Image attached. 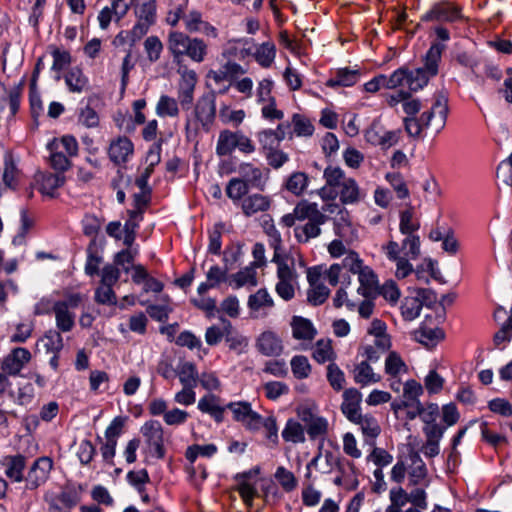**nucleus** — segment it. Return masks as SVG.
Masks as SVG:
<instances>
[{"label": "nucleus", "mask_w": 512, "mask_h": 512, "mask_svg": "<svg viewBox=\"0 0 512 512\" xmlns=\"http://www.w3.org/2000/svg\"><path fill=\"white\" fill-rule=\"evenodd\" d=\"M420 228V222L415 217L413 208L409 207L400 213L399 231L404 235L399 243L394 239L381 245V252L385 257L395 263V276L404 279L413 273V265L410 260H416L421 255V240L416 232Z\"/></svg>", "instance_id": "obj_1"}, {"label": "nucleus", "mask_w": 512, "mask_h": 512, "mask_svg": "<svg viewBox=\"0 0 512 512\" xmlns=\"http://www.w3.org/2000/svg\"><path fill=\"white\" fill-rule=\"evenodd\" d=\"M402 107L407 115L403 120L404 128L410 137H420L422 131L432 124L438 131L442 130L445 126L448 115V99L442 93L434 95L431 99L430 107L421 113L420 116L416 115L423 105L419 99L412 98L409 92H407Z\"/></svg>", "instance_id": "obj_2"}, {"label": "nucleus", "mask_w": 512, "mask_h": 512, "mask_svg": "<svg viewBox=\"0 0 512 512\" xmlns=\"http://www.w3.org/2000/svg\"><path fill=\"white\" fill-rule=\"evenodd\" d=\"M444 50V44L434 42L426 53L424 67L411 70L403 66L390 75L385 74L386 89L393 90L407 87L411 92L422 89L431 77L437 75Z\"/></svg>", "instance_id": "obj_3"}, {"label": "nucleus", "mask_w": 512, "mask_h": 512, "mask_svg": "<svg viewBox=\"0 0 512 512\" xmlns=\"http://www.w3.org/2000/svg\"><path fill=\"white\" fill-rule=\"evenodd\" d=\"M274 255L272 262L276 264L277 283L275 291L284 301L294 298L299 287V274L296 271V257L292 253H281V237L278 231L274 230Z\"/></svg>", "instance_id": "obj_4"}, {"label": "nucleus", "mask_w": 512, "mask_h": 512, "mask_svg": "<svg viewBox=\"0 0 512 512\" xmlns=\"http://www.w3.org/2000/svg\"><path fill=\"white\" fill-rule=\"evenodd\" d=\"M407 477L408 486H428V469L418 451L408 446L407 452L400 453L390 472L391 481L401 484Z\"/></svg>", "instance_id": "obj_5"}, {"label": "nucleus", "mask_w": 512, "mask_h": 512, "mask_svg": "<svg viewBox=\"0 0 512 512\" xmlns=\"http://www.w3.org/2000/svg\"><path fill=\"white\" fill-rule=\"evenodd\" d=\"M343 267L357 275L359 287L357 293L364 298H376L379 295V280L375 271L366 265L358 253H350L343 258Z\"/></svg>", "instance_id": "obj_6"}, {"label": "nucleus", "mask_w": 512, "mask_h": 512, "mask_svg": "<svg viewBox=\"0 0 512 512\" xmlns=\"http://www.w3.org/2000/svg\"><path fill=\"white\" fill-rule=\"evenodd\" d=\"M339 205L336 203L326 204L322 207V211L318 208L317 203H313L309 209V216L306 218L307 223L296 226L294 228V237L299 243H308L311 239L317 238L321 234V225L327 221L324 212L333 213Z\"/></svg>", "instance_id": "obj_7"}, {"label": "nucleus", "mask_w": 512, "mask_h": 512, "mask_svg": "<svg viewBox=\"0 0 512 512\" xmlns=\"http://www.w3.org/2000/svg\"><path fill=\"white\" fill-rule=\"evenodd\" d=\"M235 149L249 155L256 151V146L252 139L240 130L224 129L220 131L215 148L216 154L219 157L229 156Z\"/></svg>", "instance_id": "obj_8"}, {"label": "nucleus", "mask_w": 512, "mask_h": 512, "mask_svg": "<svg viewBox=\"0 0 512 512\" xmlns=\"http://www.w3.org/2000/svg\"><path fill=\"white\" fill-rule=\"evenodd\" d=\"M85 300V296L78 292H64L63 298L56 301L54 310L56 326L61 332H70L75 325L74 310Z\"/></svg>", "instance_id": "obj_9"}, {"label": "nucleus", "mask_w": 512, "mask_h": 512, "mask_svg": "<svg viewBox=\"0 0 512 512\" xmlns=\"http://www.w3.org/2000/svg\"><path fill=\"white\" fill-rule=\"evenodd\" d=\"M134 14L137 18L136 24L131 29L133 40L144 36L156 19V1L155 0H132Z\"/></svg>", "instance_id": "obj_10"}, {"label": "nucleus", "mask_w": 512, "mask_h": 512, "mask_svg": "<svg viewBox=\"0 0 512 512\" xmlns=\"http://www.w3.org/2000/svg\"><path fill=\"white\" fill-rule=\"evenodd\" d=\"M297 416L305 424L310 439L315 440L324 437L328 433L329 423L326 418L318 415L315 405H300L297 408Z\"/></svg>", "instance_id": "obj_11"}, {"label": "nucleus", "mask_w": 512, "mask_h": 512, "mask_svg": "<svg viewBox=\"0 0 512 512\" xmlns=\"http://www.w3.org/2000/svg\"><path fill=\"white\" fill-rule=\"evenodd\" d=\"M307 281L309 289L307 291V300L310 304L318 306L323 304L330 295V289L322 280V266H313L307 268Z\"/></svg>", "instance_id": "obj_12"}, {"label": "nucleus", "mask_w": 512, "mask_h": 512, "mask_svg": "<svg viewBox=\"0 0 512 512\" xmlns=\"http://www.w3.org/2000/svg\"><path fill=\"white\" fill-rule=\"evenodd\" d=\"M325 184L318 191V195L324 201H333L337 197V190L349 177L345 171L337 165L330 164L323 171Z\"/></svg>", "instance_id": "obj_13"}, {"label": "nucleus", "mask_w": 512, "mask_h": 512, "mask_svg": "<svg viewBox=\"0 0 512 512\" xmlns=\"http://www.w3.org/2000/svg\"><path fill=\"white\" fill-rule=\"evenodd\" d=\"M402 131L400 129L387 130L377 123H373L365 133L368 143L380 147L382 150H388L397 145L401 139Z\"/></svg>", "instance_id": "obj_14"}, {"label": "nucleus", "mask_w": 512, "mask_h": 512, "mask_svg": "<svg viewBox=\"0 0 512 512\" xmlns=\"http://www.w3.org/2000/svg\"><path fill=\"white\" fill-rule=\"evenodd\" d=\"M53 469V460L43 456L36 459L25 477L26 488L35 490L47 482Z\"/></svg>", "instance_id": "obj_15"}, {"label": "nucleus", "mask_w": 512, "mask_h": 512, "mask_svg": "<svg viewBox=\"0 0 512 512\" xmlns=\"http://www.w3.org/2000/svg\"><path fill=\"white\" fill-rule=\"evenodd\" d=\"M232 412L233 419L249 431H258L260 414L254 411L249 402H231L226 406Z\"/></svg>", "instance_id": "obj_16"}, {"label": "nucleus", "mask_w": 512, "mask_h": 512, "mask_svg": "<svg viewBox=\"0 0 512 512\" xmlns=\"http://www.w3.org/2000/svg\"><path fill=\"white\" fill-rule=\"evenodd\" d=\"M415 295L407 296L401 303V315L405 321H413L419 317L422 307L431 300L432 292L419 288L414 290Z\"/></svg>", "instance_id": "obj_17"}, {"label": "nucleus", "mask_w": 512, "mask_h": 512, "mask_svg": "<svg viewBox=\"0 0 512 512\" xmlns=\"http://www.w3.org/2000/svg\"><path fill=\"white\" fill-rule=\"evenodd\" d=\"M141 433L153 455L159 459L165 455L163 428L158 421L150 420L141 427Z\"/></svg>", "instance_id": "obj_18"}, {"label": "nucleus", "mask_w": 512, "mask_h": 512, "mask_svg": "<svg viewBox=\"0 0 512 512\" xmlns=\"http://www.w3.org/2000/svg\"><path fill=\"white\" fill-rule=\"evenodd\" d=\"M384 371L389 377L390 387L393 391L399 392L401 376L408 373L409 369L405 361L396 351H390L385 358Z\"/></svg>", "instance_id": "obj_19"}, {"label": "nucleus", "mask_w": 512, "mask_h": 512, "mask_svg": "<svg viewBox=\"0 0 512 512\" xmlns=\"http://www.w3.org/2000/svg\"><path fill=\"white\" fill-rule=\"evenodd\" d=\"M31 359L32 355L28 349L23 347L14 348L2 359L1 370L9 376H16Z\"/></svg>", "instance_id": "obj_20"}, {"label": "nucleus", "mask_w": 512, "mask_h": 512, "mask_svg": "<svg viewBox=\"0 0 512 512\" xmlns=\"http://www.w3.org/2000/svg\"><path fill=\"white\" fill-rule=\"evenodd\" d=\"M134 154V144L127 136H118L111 140L108 147L109 159L118 166L128 162Z\"/></svg>", "instance_id": "obj_21"}, {"label": "nucleus", "mask_w": 512, "mask_h": 512, "mask_svg": "<svg viewBox=\"0 0 512 512\" xmlns=\"http://www.w3.org/2000/svg\"><path fill=\"white\" fill-rule=\"evenodd\" d=\"M461 18V9L452 2L435 4L423 17V21L454 22Z\"/></svg>", "instance_id": "obj_22"}, {"label": "nucleus", "mask_w": 512, "mask_h": 512, "mask_svg": "<svg viewBox=\"0 0 512 512\" xmlns=\"http://www.w3.org/2000/svg\"><path fill=\"white\" fill-rule=\"evenodd\" d=\"M190 36L180 31H170L167 36L166 46L175 65L183 64L190 44Z\"/></svg>", "instance_id": "obj_23"}, {"label": "nucleus", "mask_w": 512, "mask_h": 512, "mask_svg": "<svg viewBox=\"0 0 512 512\" xmlns=\"http://www.w3.org/2000/svg\"><path fill=\"white\" fill-rule=\"evenodd\" d=\"M237 172L240 179L247 182L251 188L264 190L267 181V172L260 165L252 162H242L238 165Z\"/></svg>", "instance_id": "obj_24"}, {"label": "nucleus", "mask_w": 512, "mask_h": 512, "mask_svg": "<svg viewBox=\"0 0 512 512\" xmlns=\"http://www.w3.org/2000/svg\"><path fill=\"white\" fill-rule=\"evenodd\" d=\"M259 353L267 357H278L283 353L284 345L280 336L271 330L260 333L255 343Z\"/></svg>", "instance_id": "obj_25"}, {"label": "nucleus", "mask_w": 512, "mask_h": 512, "mask_svg": "<svg viewBox=\"0 0 512 512\" xmlns=\"http://www.w3.org/2000/svg\"><path fill=\"white\" fill-rule=\"evenodd\" d=\"M247 306L251 317H265L274 307V300L266 289L261 288L249 296Z\"/></svg>", "instance_id": "obj_26"}, {"label": "nucleus", "mask_w": 512, "mask_h": 512, "mask_svg": "<svg viewBox=\"0 0 512 512\" xmlns=\"http://www.w3.org/2000/svg\"><path fill=\"white\" fill-rule=\"evenodd\" d=\"M246 74V69L239 63L228 60L218 69H211L207 72L206 78L209 81L234 82L237 76Z\"/></svg>", "instance_id": "obj_27"}, {"label": "nucleus", "mask_w": 512, "mask_h": 512, "mask_svg": "<svg viewBox=\"0 0 512 512\" xmlns=\"http://www.w3.org/2000/svg\"><path fill=\"white\" fill-rule=\"evenodd\" d=\"M259 469L250 470L244 473H239L235 476L234 490L237 491L242 498L243 502L251 507L254 498L258 495L255 483L250 481L252 475H257Z\"/></svg>", "instance_id": "obj_28"}, {"label": "nucleus", "mask_w": 512, "mask_h": 512, "mask_svg": "<svg viewBox=\"0 0 512 512\" xmlns=\"http://www.w3.org/2000/svg\"><path fill=\"white\" fill-rule=\"evenodd\" d=\"M444 426H423L425 442L421 447L422 453L427 458H434L440 453V441L444 435Z\"/></svg>", "instance_id": "obj_29"}, {"label": "nucleus", "mask_w": 512, "mask_h": 512, "mask_svg": "<svg viewBox=\"0 0 512 512\" xmlns=\"http://www.w3.org/2000/svg\"><path fill=\"white\" fill-rule=\"evenodd\" d=\"M44 500L48 503L50 512H69L77 504L78 497L75 492L65 490L59 494L46 492Z\"/></svg>", "instance_id": "obj_30"}, {"label": "nucleus", "mask_w": 512, "mask_h": 512, "mask_svg": "<svg viewBox=\"0 0 512 512\" xmlns=\"http://www.w3.org/2000/svg\"><path fill=\"white\" fill-rule=\"evenodd\" d=\"M343 401L341 403V412L350 421L360 416L361 413V402L362 394L356 388H348L344 390L342 394Z\"/></svg>", "instance_id": "obj_31"}, {"label": "nucleus", "mask_w": 512, "mask_h": 512, "mask_svg": "<svg viewBox=\"0 0 512 512\" xmlns=\"http://www.w3.org/2000/svg\"><path fill=\"white\" fill-rule=\"evenodd\" d=\"M337 196L343 205H353L364 200L366 193L354 178L349 177L337 190Z\"/></svg>", "instance_id": "obj_32"}, {"label": "nucleus", "mask_w": 512, "mask_h": 512, "mask_svg": "<svg viewBox=\"0 0 512 512\" xmlns=\"http://www.w3.org/2000/svg\"><path fill=\"white\" fill-rule=\"evenodd\" d=\"M272 200L269 196L254 193L242 199L241 209L245 216L250 217L259 212L269 210Z\"/></svg>", "instance_id": "obj_33"}, {"label": "nucleus", "mask_w": 512, "mask_h": 512, "mask_svg": "<svg viewBox=\"0 0 512 512\" xmlns=\"http://www.w3.org/2000/svg\"><path fill=\"white\" fill-rule=\"evenodd\" d=\"M292 336L294 339L303 342H312L317 334L313 323L304 317L293 316L290 322Z\"/></svg>", "instance_id": "obj_34"}, {"label": "nucleus", "mask_w": 512, "mask_h": 512, "mask_svg": "<svg viewBox=\"0 0 512 512\" xmlns=\"http://www.w3.org/2000/svg\"><path fill=\"white\" fill-rule=\"evenodd\" d=\"M1 464L5 468V475L12 481L22 482L25 479L23 472L26 467V458L23 455L5 456Z\"/></svg>", "instance_id": "obj_35"}, {"label": "nucleus", "mask_w": 512, "mask_h": 512, "mask_svg": "<svg viewBox=\"0 0 512 512\" xmlns=\"http://www.w3.org/2000/svg\"><path fill=\"white\" fill-rule=\"evenodd\" d=\"M352 423L358 425L365 438V442L374 445L375 439L381 433V427L375 417L370 414H361Z\"/></svg>", "instance_id": "obj_36"}, {"label": "nucleus", "mask_w": 512, "mask_h": 512, "mask_svg": "<svg viewBox=\"0 0 512 512\" xmlns=\"http://www.w3.org/2000/svg\"><path fill=\"white\" fill-rule=\"evenodd\" d=\"M371 363L362 359L355 365L352 374L356 384L364 387L381 381L380 374L374 372Z\"/></svg>", "instance_id": "obj_37"}, {"label": "nucleus", "mask_w": 512, "mask_h": 512, "mask_svg": "<svg viewBox=\"0 0 512 512\" xmlns=\"http://www.w3.org/2000/svg\"><path fill=\"white\" fill-rule=\"evenodd\" d=\"M220 398L207 394L198 401V409L202 413L209 414L216 422L220 423L224 419V412L226 407H222Z\"/></svg>", "instance_id": "obj_38"}, {"label": "nucleus", "mask_w": 512, "mask_h": 512, "mask_svg": "<svg viewBox=\"0 0 512 512\" xmlns=\"http://www.w3.org/2000/svg\"><path fill=\"white\" fill-rule=\"evenodd\" d=\"M360 73L356 69L340 68L327 80L326 86L331 88L350 87L359 81Z\"/></svg>", "instance_id": "obj_39"}, {"label": "nucleus", "mask_w": 512, "mask_h": 512, "mask_svg": "<svg viewBox=\"0 0 512 512\" xmlns=\"http://www.w3.org/2000/svg\"><path fill=\"white\" fill-rule=\"evenodd\" d=\"M228 283L233 289L242 287H255L257 285V272L254 266H247L228 276Z\"/></svg>", "instance_id": "obj_40"}, {"label": "nucleus", "mask_w": 512, "mask_h": 512, "mask_svg": "<svg viewBox=\"0 0 512 512\" xmlns=\"http://www.w3.org/2000/svg\"><path fill=\"white\" fill-rule=\"evenodd\" d=\"M276 51V45L272 41H266L255 45L252 56L260 67L267 69L274 63Z\"/></svg>", "instance_id": "obj_41"}, {"label": "nucleus", "mask_w": 512, "mask_h": 512, "mask_svg": "<svg viewBox=\"0 0 512 512\" xmlns=\"http://www.w3.org/2000/svg\"><path fill=\"white\" fill-rule=\"evenodd\" d=\"M216 114L215 100L211 96L201 97L195 106V116L203 124L209 125L213 122Z\"/></svg>", "instance_id": "obj_42"}, {"label": "nucleus", "mask_w": 512, "mask_h": 512, "mask_svg": "<svg viewBox=\"0 0 512 512\" xmlns=\"http://www.w3.org/2000/svg\"><path fill=\"white\" fill-rule=\"evenodd\" d=\"M257 138L264 151H271L285 138V125L279 124L275 130H262L258 132Z\"/></svg>", "instance_id": "obj_43"}, {"label": "nucleus", "mask_w": 512, "mask_h": 512, "mask_svg": "<svg viewBox=\"0 0 512 512\" xmlns=\"http://www.w3.org/2000/svg\"><path fill=\"white\" fill-rule=\"evenodd\" d=\"M38 189L42 194L53 196L56 189L64 183V177L53 173H38L36 175Z\"/></svg>", "instance_id": "obj_44"}, {"label": "nucleus", "mask_w": 512, "mask_h": 512, "mask_svg": "<svg viewBox=\"0 0 512 512\" xmlns=\"http://www.w3.org/2000/svg\"><path fill=\"white\" fill-rule=\"evenodd\" d=\"M414 337L425 347L432 348L444 338V332L438 327L422 325L414 332Z\"/></svg>", "instance_id": "obj_45"}, {"label": "nucleus", "mask_w": 512, "mask_h": 512, "mask_svg": "<svg viewBox=\"0 0 512 512\" xmlns=\"http://www.w3.org/2000/svg\"><path fill=\"white\" fill-rule=\"evenodd\" d=\"M377 344L378 341H374L365 337L358 348V356L372 363L378 362L382 354L387 352L390 347L381 348L380 346H377Z\"/></svg>", "instance_id": "obj_46"}, {"label": "nucleus", "mask_w": 512, "mask_h": 512, "mask_svg": "<svg viewBox=\"0 0 512 512\" xmlns=\"http://www.w3.org/2000/svg\"><path fill=\"white\" fill-rule=\"evenodd\" d=\"M378 341L377 346L381 348L391 347V338L387 333V325L380 319H374L367 329V338Z\"/></svg>", "instance_id": "obj_47"}, {"label": "nucleus", "mask_w": 512, "mask_h": 512, "mask_svg": "<svg viewBox=\"0 0 512 512\" xmlns=\"http://www.w3.org/2000/svg\"><path fill=\"white\" fill-rule=\"evenodd\" d=\"M333 454L330 451H325L324 453L319 452L306 466L307 472L305 477L307 479L311 478L312 469H315L321 473L327 474L332 470L333 464Z\"/></svg>", "instance_id": "obj_48"}, {"label": "nucleus", "mask_w": 512, "mask_h": 512, "mask_svg": "<svg viewBox=\"0 0 512 512\" xmlns=\"http://www.w3.org/2000/svg\"><path fill=\"white\" fill-rule=\"evenodd\" d=\"M423 394L422 385L414 380L410 379L403 384V402L399 406L393 405L394 409L401 407H410L414 405V402H420L419 397Z\"/></svg>", "instance_id": "obj_49"}, {"label": "nucleus", "mask_w": 512, "mask_h": 512, "mask_svg": "<svg viewBox=\"0 0 512 512\" xmlns=\"http://www.w3.org/2000/svg\"><path fill=\"white\" fill-rule=\"evenodd\" d=\"M314 202L301 200L298 202L291 213L285 214L281 218V224L285 227H292L296 221H304L309 216V209Z\"/></svg>", "instance_id": "obj_50"}, {"label": "nucleus", "mask_w": 512, "mask_h": 512, "mask_svg": "<svg viewBox=\"0 0 512 512\" xmlns=\"http://www.w3.org/2000/svg\"><path fill=\"white\" fill-rule=\"evenodd\" d=\"M309 185V177L306 173L297 171L293 172L286 179L284 187L287 191L295 196H302Z\"/></svg>", "instance_id": "obj_51"}, {"label": "nucleus", "mask_w": 512, "mask_h": 512, "mask_svg": "<svg viewBox=\"0 0 512 512\" xmlns=\"http://www.w3.org/2000/svg\"><path fill=\"white\" fill-rule=\"evenodd\" d=\"M313 359L318 363L333 362L336 358V353L332 346L330 339H320L315 343L312 352Z\"/></svg>", "instance_id": "obj_52"}, {"label": "nucleus", "mask_w": 512, "mask_h": 512, "mask_svg": "<svg viewBox=\"0 0 512 512\" xmlns=\"http://www.w3.org/2000/svg\"><path fill=\"white\" fill-rule=\"evenodd\" d=\"M155 112L161 118L178 117L180 113L179 103L175 98L171 96L161 95L156 104Z\"/></svg>", "instance_id": "obj_53"}, {"label": "nucleus", "mask_w": 512, "mask_h": 512, "mask_svg": "<svg viewBox=\"0 0 512 512\" xmlns=\"http://www.w3.org/2000/svg\"><path fill=\"white\" fill-rule=\"evenodd\" d=\"M48 149L61 151L69 157L78 154L79 145L76 138L72 135H64L60 138H54L49 144Z\"/></svg>", "instance_id": "obj_54"}, {"label": "nucleus", "mask_w": 512, "mask_h": 512, "mask_svg": "<svg viewBox=\"0 0 512 512\" xmlns=\"http://www.w3.org/2000/svg\"><path fill=\"white\" fill-rule=\"evenodd\" d=\"M65 83L71 92L81 93L88 86V78L80 68L74 67L65 75Z\"/></svg>", "instance_id": "obj_55"}, {"label": "nucleus", "mask_w": 512, "mask_h": 512, "mask_svg": "<svg viewBox=\"0 0 512 512\" xmlns=\"http://www.w3.org/2000/svg\"><path fill=\"white\" fill-rule=\"evenodd\" d=\"M185 57H188L195 63H202L208 55V45L198 37H191Z\"/></svg>", "instance_id": "obj_56"}, {"label": "nucleus", "mask_w": 512, "mask_h": 512, "mask_svg": "<svg viewBox=\"0 0 512 512\" xmlns=\"http://www.w3.org/2000/svg\"><path fill=\"white\" fill-rule=\"evenodd\" d=\"M282 437L286 442L303 443L305 442V430L299 422L289 419L282 431Z\"/></svg>", "instance_id": "obj_57"}, {"label": "nucleus", "mask_w": 512, "mask_h": 512, "mask_svg": "<svg viewBox=\"0 0 512 512\" xmlns=\"http://www.w3.org/2000/svg\"><path fill=\"white\" fill-rule=\"evenodd\" d=\"M176 373L182 386H196L198 371L192 362H182L178 365Z\"/></svg>", "instance_id": "obj_58"}, {"label": "nucleus", "mask_w": 512, "mask_h": 512, "mask_svg": "<svg viewBox=\"0 0 512 512\" xmlns=\"http://www.w3.org/2000/svg\"><path fill=\"white\" fill-rule=\"evenodd\" d=\"M291 124L293 126V132L298 137H310L313 135L315 130L312 121L303 114H293Z\"/></svg>", "instance_id": "obj_59"}, {"label": "nucleus", "mask_w": 512, "mask_h": 512, "mask_svg": "<svg viewBox=\"0 0 512 512\" xmlns=\"http://www.w3.org/2000/svg\"><path fill=\"white\" fill-rule=\"evenodd\" d=\"M291 371L296 379H307L311 372L312 366L306 356L296 355L290 361Z\"/></svg>", "instance_id": "obj_60"}, {"label": "nucleus", "mask_w": 512, "mask_h": 512, "mask_svg": "<svg viewBox=\"0 0 512 512\" xmlns=\"http://www.w3.org/2000/svg\"><path fill=\"white\" fill-rule=\"evenodd\" d=\"M251 187L247 182L238 177L229 180L226 186V195L233 201H240L249 191Z\"/></svg>", "instance_id": "obj_61"}, {"label": "nucleus", "mask_w": 512, "mask_h": 512, "mask_svg": "<svg viewBox=\"0 0 512 512\" xmlns=\"http://www.w3.org/2000/svg\"><path fill=\"white\" fill-rule=\"evenodd\" d=\"M222 323L224 325L223 329H221L218 326H211L207 328L205 333V340L208 345L214 346L217 345L224 336H227L230 334V331L232 329V325L228 320L222 319Z\"/></svg>", "instance_id": "obj_62"}, {"label": "nucleus", "mask_w": 512, "mask_h": 512, "mask_svg": "<svg viewBox=\"0 0 512 512\" xmlns=\"http://www.w3.org/2000/svg\"><path fill=\"white\" fill-rule=\"evenodd\" d=\"M219 117L222 123L231 124L234 127L241 125L246 117L243 109L232 110L228 106H223L219 110Z\"/></svg>", "instance_id": "obj_63"}, {"label": "nucleus", "mask_w": 512, "mask_h": 512, "mask_svg": "<svg viewBox=\"0 0 512 512\" xmlns=\"http://www.w3.org/2000/svg\"><path fill=\"white\" fill-rule=\"evenodd\" d=\"M327 380L335 391H341L346 384L344 372L334 362L327 366Z\"/></svg>", "instance_id": "obj_64"}]
</instances>
